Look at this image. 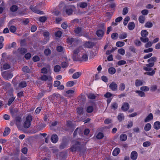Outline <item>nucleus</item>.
Here are the masks:
<instances>
[{"instance_id":"26","label":"nucleus","mask_w":160,"mask_h":160,"mask_svg":"<svg viewBox=\"0 0 160 160\" xmlns=\"http://www.w3.org/2000/svg\"><path fill=\"white\" fill-rule=\"evenodd\" d=\"M135 92L138 93V95L141 97H145V93L141 90H136Z\"/></svg>"},{"instance_id":"56","label":"nucleus","mask_w":160,"mask_h":160,"mask_svg":"<svg viewBox=\"0 0 160 160\" xmlns=\"http://www.w3.org/2000/svg\"><path fill=\"white\" fill-rule=\"evenodd\" d=\"M15 98L14 97H12L9 99L8 102V106H10L14 101L15 99Z\"/></svg>"},{"instance_id":"11","label":"nucleus","mask_w":160,"mask_h":160,"mask_svg":"<svg viewBox=\"0 0 160 160\" xmlns=\"http://www.w3.org/2000/svg\"><path fill=\"white\" fill-rule=\"evenodd\" d=\"M22 122L21 118L19 117H17L15 118V122L16 125L19 128L20 127V125Z\"/></svg>"},{"instance_id":"18","label":"nucleus","mask_w":160,"mask_h":160,"mask_svg":"<svg viewBox=\"0 0 160 160\" xmlns=\"http://www.w3.org/2000/svg\"><path fill=\"white\" fill-rule=\"evenodd\" d=\"M118 120L120 122L122 121L124 119V116L122 113H119L117 116Z\"/></svg>"},{"instance_id":"23","label":"nucleus","mask_w":160,"mask_h":160,"mask_svg":"<svg viewBox=\"0 0 160 160\" xmlns=\"http://www.w3.org/2000/svg\"><path fill=\"white\" fill-rule=\"evenodd\" d=\"M154 128L156 130H158L160 128V122L156 121L155 122L153 125Z\"/></svg>"},{"instance_id":"28","label":"nucleus","mask_w":160,"mask_h":160,"mask_svg":"<svg viewBox=\"0 0 160 160\" xmlns=\"http://www.w3.org/2000/svg\"><path fill=\"white\" fill-rule=\"evenodd\" d=\"M108 71L110 74H113L115 73L116 70L114 68L110 67L108 68Z\"/></svg>"},{"instance_id":"15","label":"nucleus","mask_w":160,"mask_h":160,"mask_svg":"<svg viewBox=\"0 0 160 160\" xmlns=\"http://www.w3.org/2000/svg\"><path fill=\"white\" fill-rule=\"evenodd\" d=\"M66 61L65 62H62L61 64V66L63 68H66L68 66V62L70 60V59H68L66 58Z\"/></svg>"},{"instance_id":"48","label":"nucleus","mask_w":160,"mask_h":160,"mask_svg":"<svg viewBox=\"0 0 160 160\" xmlns=\"http://www.w3.org/2000/svg\"><path fill=\"white\" fill-rule=\"evenodd\" d=\"M51 53V51L49 48L45 49L44 51V53L46 56H48Z\"/></svg>"},{"instance_id":"49","label":"nucleus","mask_w":160,"mask_h":160,"mask_svg":"<svg viewBox=\"0 0 160 160\" xmlns=\"http://www.w3.org/2000/svg\"><path fill=\"white\" fill-rule=\"evenodd\" d=\"M5 9L4 3L2 2L0 5V13H1Z\"/></svg>"},{"instance_id":"6","label":"nucleus","mask_w":160,"mask_h":160,"mask_svg":"<svg viewBox=\"0 0 160 160\" xmlns=\"http://www.w3.org/2000/svg\"><path fill=\"white\" fill-rule=\"evenodd\" d=\"M109 87L112 91H116L118 89V85L115 82H112L110 83Z\"/></svg>"},{"instance_id":"30","label":"nucleus","mask_w":160,"mask_h":160,"mask_svg":"<svg viewBox=\"0 0 160 160\" xmlns=\"http://www.w3.org/2000/svg\"><path fill=\"white\" fill-rule=\"evenodd\" d=\"M120 152V149L118 148H115L113 150L112 154L114 156H117Z\"/></svg>"},{"instance_id":"64","label":"nucleus","mask_w":160,"mask_h":160,"mask_svg":"<svg viewBox=\"0 0 160 160\" xmlns=\"http://www.w3.org/2000/svg\"><path fill=\"white\" fill-rule=\"evenodd\" d=\"M118 52L120 54L123 55L125 53V51L123 49L121 48L118 50Z\"/></svg>"},{"instance_id":"7","label":"nucleus","mask_w":160,"mask_h":160,"mask_svg":"<svg viewBox=\"0 0 160 160\" xmlns=\"http://www.w3.org/2000/svg\"><path fill=\"white\" fill-rule=\"evenodd\" d=\"M30 8L33 12L38 14H42L43 13V11L38 10V9L37 7L36 6L33 7L32 6H31L30 7Z\"/></svg>"},{"instance_id":"50","label":"nucleus","mask_w":160,"mask_h":160,"mask_svg":"<svg viewBox=\"0 0 160 160\" xmlns=\"http://www.w3.org/2000/svg\"><path fill=\"white\" fill-rule=\"evenodd\" d=\"M17 28L16 27L14 26H11L9 28L10 31L12 33L15 32Z\"/></svg>"},{"instance_id":"14","label":"nucleus","mask_w":160,"mask_h":160,"mask_svg":"<svg viewBox=\"0 0 160 160\" xmlns=\"http://www.w3.org/2000/svg\"><path fill=\"white\" fill-rule=\"evenodd\" d=\"M130 157L132 160H136L138 157L137 152L135 151H132Z\"/></svg>"},{"instance_id":"21","label":"nucleus","mask_w":160,"mask_h":160,"mask_svg":"<svg viewBox=\"0 0 160 160\" xmlns=\"http://www.w3.org/2000/svg\"><path fill=\"white\" fill-rule=\"evenodd\" d=\"M96 34L98 37H102L104 34V31L102 30H98L97 31Z\"/></svg>"},{"instance_id":"34","label":"nucleus","mask_w":160,"mask_h":160,"mask_svg":"<svg viewBox=\"0 0 160 160\" xmlns=\"http://www.w3.org/2000/svg\"><path fill=\"white\" fill-rule=\"evenodd\" d=\"M157 60V58L155 57H153L148 59V62L150 63H153L154 64L155 62Z\"/></svg>"},{"instance_id":"3","label":"nucleus","mask_w":160,"mask_h":160,"mask_svg":"<svg viewBox=\"0 0 160 160\" xmlns=\"http://www.w3.org/2000/svg\"><path fill=\"white\" fill-rule=\"evenodd\" d=\"M83 49V48L82 46L76 48L73 51V59L74 60L77 61V59L76 58V56L77 55L78 53Z\"/></svg>"},{"instance_id":"4","label":"nucleus","mask_w":160,"mask_h":160,"mask_svg":"<svg viewBox=\"0 0 160 160\" xmlns=\"http://www.w3.org/2000/svg\"><path fill=\"white\" fill-rule=\"evenodd\" d=\"M2 75L3 78L6 80H9L13 76L12 74L8 71H5L3 72L2 73Z\"/></svg>"},{"instance_id":"36","label":"nucleus","mask_w":160,"mask_h":160,"mask_svg":"<svg viewBox=\"0 0 160 160\" xmlns=\"http://www.w3.org/2000/svg\"><path fill=\"white\" fill-rule=\"evenodd\" d=\"M127 36V34L126 33L123 32L122 33L119 34V38L120 39H122L125 38Z\"/></svg>"},{"instance_id":"32","label":"nucleus","mask_w":160,"mask_h":160,"mask_svg":"<svg viewBox=\"0 0 160 160\" xmlns=\"http://www.w3.org/2000/svg\"><path fill=\"white\" fill-rule=\"evenodd\" d=\"M142 81L139 79H137L135 81V85L136 87H138L142 85Z\"/></svg>"},{"instance_id":"29","label":"nucleus","mask_w":160,"mask_h":160,"mask_svg":"<svg viewBox=\"0 0 160 160\" xmlns=\"http://www.w3.org/2000/svg\"><path fill=\"white\" fill-rule=\"evenodd\" d=\"M127 137L125 134H122L120 136V139L122 141H124L127 139Z\"/></svg>"},{"instance_id":"45","label":"nucleus","mask_w":160,"mask_h":160,"mask_svg":"<svg viewBox=\"0 0 160 160\" xmlns=\"http://www.w3.org/2000/svg\"><path fill=\"white\" fill-rule=\"evenodd\" d=\"M130 18L129 17H126L124 19L123 24L125 26H126L128 22L130 20Z\"/></svg>"},{"instance_id":"13","label":"nucleus","mask_w":160,"mask_h":160,"mask_svg":"<svg viewBox=\"0 0 160 160\" xmlns=\"http://www.w3.org/2000/svg\"><path fill=\"white\" fill-rule=\"evenodd\" d=\"M43 35L45 38L44 39V43L45 44L49 40V33L48 32H44Z\"/></svg>"},{"instance_id":"43","label":"nucleus","mask_w":160,"mask_h":160,"mask_svg":"<svg viewBox=\"0 0 160 160\" xmlns=\"http://www.w3.org/2000/svg\"><path fill=\"white\" fill-rule=\"evenodd\" d=\"M118 36V35L117 33H113L111 35V38L114 40L117 39Z\"/></svg>"},{"instance_id":"57","label":"nucleus","mask_w":160,"mask_h":160,"mask_svg":"<svg viewBox=\"0 0 160 160\" xmlns=\"http://www.w3.org/2000/svg\"><path fill=\"white\" fill-rule=\"evenodd\" d=\"M155 73V71L154 70H152L151 72H146L145 73V74H146L149 76H153Z\"/></svg>"},{"instance_id":"37","label":"nucleus","mask_w":160,"mask_h":160,"mask_svg":"<svg viewBox=\"0 0 160 160\" xmlns=\"http://www.w3.org/2000/svg\"><path fill=\"white\" fill-rule=\"evenodd\" d=\"M125 84L123 83H121L120 84L119 89L121 91H123L125 89Z\"/></svg>"},{"instance_id":"35","label":"nucleus","mask_w":160,"mask_h":160,"mask_svg":"<svg viewBox=\"0 0 160 160\" xmlns=\"http://www.w3.org/2000/svg\"><path fill=\"white\" fill-rule=\"evenodd\" d=\"M22 71L25 72L30 73V71L29 68L28 66H25L23 67L22 69Z\"/></svg>"},{"instance_id":"63","label":"nucleus","mask_w":160,"mask_h":160,"mask_svg":"<svg viewBox=\"0 0 160 160\" xmlns=\"http://www.w3.org/2000/svg\"><path fill=\"white\" fill-rule=\"evenodd\" d=\"M3 68L4 70L8 69L10 68V66L9 64L5 63L3 66Z\"/></svg>"},{"instance_id":"8","label":"nucleus","mask_w":160,"mask_h":160,"mask_svg":"<svg viewBox=\"0 0 160 160\" xmlns=\"http://www.w3.org/2000/svg\"><path fill=\"white\" fill-rule=\"evenodd\" d=\"M129 105L128 102H124L123 103L122 107V110L124 111H127L129 108Z\"/></svg>"},{"instance_id":"33","label":"nucleus","mask_w":160,"mask_h":160,"mask_svg":"<svg viewBox=\"0 0 160 160\" xmlns=\"http://www.w3.org/2000/svg\"><path fill=\"white\" fill-rule=\"evenodd\" d=\"M66 12L68 15H71L73 12V10L72 8L70 7L67 8Z\"/></svg>"},{"instance_id":"24","label":"nucleus","mask_w":160,"mask_h":160,"mask_svg":"<svg viewBox=\"0 0 160 160\" xmlns=\"http://www.w3.org/2000/svg\"><path fill=\"white\" fill-rule=\"evenodd\" d=\"M118 108V104L116 102H114L112 103L111 106V108L112 109L115 110Z\"/></svg>"},{"instance_id":"38","label":"nucleus","mask_w":160,"mask_h":160,"mask_svg":"<svg viewBox=\"0 0 160 160\" xmlns=\"http://www.w3.org/2000/svg\"><path fill=\"white\" fill-rule=\"evenodd\" d=\"M10 129L8 128H5L3 133V135L4 136H7L10 132Z\"/></svg>"},{"instance_id":"31","label":"nucleus","mask_w":160,"mask_h":160,"mask_svg":"<svg viewBox=\"0 0 160 160\" xmlns=\"http://www.w3.org/2000/svg\"><path fill=\"white\" fill-rule=\"evenodd\" d=\"M141 34L142 36L141 37H146L148 35V32L147 30H144L141 31Z\"/></svg>"},{"instance_id":"12","label":"nucleus","mask_w":160,"mask_h":160,"mask_svg":"<svg viewBox=\"0 0 160 160\" xmlns=\"http://www.w3.org/2000/svg\"><path fill=\"white\" fill-rule=\"evenodd\" d=\"M68 144L67 142L65 140L63 139L62 142L59 146V148L60 149H62L65 148Z\"/></svg>"},{"instance_id":"46","label":"nucleus","mask_w":160,"mask_h":160,"mask_svg":"<svg viewBox=\"0 0 160 160\" xmlns=\"http://www.w3.org/2000/svg\"><path fill=\"white\" fill-rule=\"evenodd\" d=\"M61 69L60 66L59 65H56L54 68V71L55 72H58L60 71Z\"/></svg>"},{"instance_id":"53","label":"nucleus","mask_w":160,"mask_h":160,"mask_svg":"<svg viewBox=\"0 0 160 160\" xmlns=\"http://www.w3.org/2000/svg\"><path fill=\"white\" fill-rule=\"evenodd\" d=\"M140 89L142 91L146 92L149 91V88L148 87L143 86L141 87Z\"/></svg>"},{"instance_id":"44","label":"nucleus","mask_w":160,"mask_h":160,"mask_svg":"<svg viewBox=\"0 0 160 160\" xmlns=\"http://www.w3.org/2000/svg\"><path fill=\"white\" fill-rule=\"evenodd\" d=\"M27 86V84L25 82L22 81L19 84V86L20 88L25 87Z\"/></svg>"},{"instance_id":"19","label":"nucleus","mask_w":160,"mask_h":160,"mask_svg":"<svg viewBox=\"0 0 160 160\" xmlns=\"http://www.w3.org/2000/svg\"><path fill=\"white\" fill-rule=\"evenodd\" d=\"M18 112L17 108H13L10 110V113L12 116H14L15 114H17Z\"/></svg>"},{"instance_id":"16","label":"nucleus","mask_w":160,"mask_h":160,"mask_svg":"<svg viewBox=\"0 0 160 160\" xmlns=\"http://www.w3.org/2000/svg\"><path fill=\"white\" fill-rule=\"evenodd\" d=\"M88 54L86 53H85L83 54L79 60L81 61H86L88 60Z\"/></svg>"},{"instance_id":"51","label":"nucleus","mask_w":160,"mask_h":160,"mask_svg":"<svg viewBox=\"0 0 160 160\" xmlns=\"http://www.w3.org/2000/svg\"><path fill=\"white\" fill-rule=\"evenodd\" d=\"M77 112L79 114H82L83 113V108H82L80 107L77 108Z\"/></svg>"},{"instance_id":"40","label":"nucleus","mask_w":160,"mask_h":160,"mask_svg":"<svg viewBox=\"0 0 160 160\" xmlns=\"http://www.w3.org/2000/svg\"><path fill=\"white\" fill-rule=\"evenodd\" d=\"M18 50L19 53L22 54H24L27 52V49L23 48H21Z\"/></svg>"},{"instance_id":"17","label":"nucleus","mask_w":160,"mask_h":160,"mask_svg":"<svg viewBox=\"0 0 160 160\" xmlns=\"http://www.w3.org/2000/svg\"><path fill=\"white\" fill-rule=\"evenodd\" d=\"M153 115L152 113H150L144 120L145 122H147L153 119Z\"/></svg>"},{"instance_id":"39","label":"nucleus","mask_w":160,"mask_h":160,"mask_svg":"<svg viewBox=\"0 0 160 160\" xmlns=\"http://www.w3.org/2000/svg\"><path fill=\"white\" fill-rule=\"evenodd\" d=\"M87 112L88 113H91L92 112L93 110V106H90L88 107L87 108Z\"/></svg>"},{"instance_id":"22","label":"nucleus","mask_w":160,"mask_h":160,"mask_svg":"<svg viewBox=\"0 0 160 160\" xmlns=\"http://www.w3.org/2000/svg\"><path fill=\"white\" fill-rule=\"evenodd\" d=\"M82 74V73L80 72H78L74 73L72 76L73 78L76 79L78 78Z\"/></svg>"},{"instance_id":"47","label":"nucleus","mask_w":160,"mask_h":160,"mask_svg":"<svg viewBox=\"0 0 160 160\" xmlns=\"http://www.w3.org/2000/svg\"><path fill=\"white\" fill-rule=\"evenodd\" d=\"M75 84L74 81H71L67 82L66 85L68 87H71L73 86Z\"/></svg>"},{"instance_id":"59","label":"nucleus","mask_w":160,"mask_h":160,"mask_svg":"<svg viewBox=\"0 0 160 160\" xmlns=\"http://www.w3.org/2000/svg\"><path fill=\"white\" fill-rule=\"evenodd\" d=\"M112 96V94L109 92H107L104 95V97L107 98H109Z\"/></svg>"},{"instance_id":"10","label":"nucleus","mask_w":160,"mask_h":160,"mask_svg":"<svg viewBox=\"0 0 160 160\" xmlns=\"http://www.w3.org/2000/svg\"><path fill=\"white\" fill-rule=\"evenodd\" d=\"M94 43L92 42L88 41L86 42L84 44L85 46L89 48H91L95 45Z\"/></svg>"},{"instance_id":"2","label":"nucleus","mask_w":160,"mask_h":160,"mask_svg":"<svg viewBox=\"0 0 160 160\" xmlns=\"http://www.w3.org/2000/svg\"><path fill=\"white\" fill-rule=\"evenodd\" d=\"M32 120V117L31 116H28L26 118V120L23 123V127L25 128H29L31 124Z\"/></svg>"},{"instance_id":"62","label":"nucleus","mask_w":160,"mask_h":160,"mask_svg":"<svg viewBox=\"0 0 160 160\" xmlns=\"http://www.w3.org/2000/svg\"><path fill=\"white\" fill-rule=\"evenodd\" d=\"M141 40L143 42H146L149 41V39L148 38L146 37H141Z\"/></svg>"},{"instance_id":"20","label":"nucleus","mask_w":160,"mask_h":160,"mask_svg":"<svg viewBox=\"0 0 160 160\" xmlns=\"http://www.w3.org/2000/svg\"><path fill=\"white\" fill-rule=\"evenodd\" d=\"M135 27V24L134 22H131L128 25V29L131 30H132Z\"/></svg>"},{"instance_id":"52","label":"nucleus","mask_w":160,"mask_h":160,"mask_svg":"<svg viewBox=\"0 0 160 160\" xmlns=\"http://www.w3.org/2000/svg\"><path fill=\"white\" fill-rule=\"evenodd\" d=\"M67 42L71 44L74 41V39L72 38H67Z\"/></svg>"},{"instance_id":"54","label":"nucleus","mask_w":160,"mask_h":160,"mask_svg":"<svg viewBox=\"0 0 160 160\" xmlns=\"http://www.w3.org/2000/svg\"><path fill=\"white\" fill-rule=\"evenodd\" d=\"M153 25L152 23L149 22H146L145 24V26L146 27L150 28L152 27Z\"/></svg>"},{"instance_id":"9","label":"nucleus","mask_w":160,"mask_h":160,"mask_svg":"<svg viewBox=\"0 0 160 160\" xmlns=\"http://www.w3.org/2000/svg\"><path fill=\"white\" fill-rule=\"evenodd\" d=\"M58 137L57 135L55 134H53L51 137V140L53 143H56L58 141Z\"/></svg>"},{"instance_id":"60","label":"nucleus","mask_w":160,"mask_h":160,"mask_svg":"<svg viewBox=\"0 0 160 160\" xmlns=\"http://www.w3.org/2000/svg\"><path fill=\"white\" fill-rule=\"evenodd\" d=\"M103 134L101 132H99L97 135L96 138L98 139H101L103 137Z\"/></svg>"},{"instance_id":"1","label":"nucleus","mask_w":160,"mask_h":160,"mask_svg":"<svg viewBox=\"0 0 160 160\" xmlns=\"http://www.w3.org/2000/svg\"><path fill=\"white\" fill-rule=\"evenodd\" d=\"M70 150L72 152L77 151L81 154L86 151V148L81 145L80 142L77 141H74L72 142Z\"/></svg>"},{"instance_id":"58","label":"nucleus","mask_w":160,"mask_h":160,"mask_svg":"<svg viewBox=\"0 0 160 160\" xmlns=\"http://www.w3.org/2000/svg\"><path fill=\"white\" fill-rule=\"evenodd\" d=\"M80 7L82 8H84L87 6V3L85 2H81L80 3Z\"/></svg>"},{"instance_id":"27","label":"nucleus","mask_w":160,"mask_h":160,"mask_svg":"<svg viewBox=\"0 0 160 160\" xmlns=\"http://www.w3.org/2000/svg\"><path fill=\"white\" fill-rule=\"evenodd\" d=\"M151 128V125L149 123H147L145 125L144 127V129L146 131H149Z\"/></svg>"},{"instance_id":"42","label":"nucleus","mask_w":160,"mask_h":160,"mask_svg":"<svg viewBox=\"0 0 160 160\" xmlns=\"http://www.w3.org/2000/svg\"><path fill=\"white\" fill-rule=\"evenodd\" d=\"M124 42L121 41L117 42L116 43V46L118 47H122L124 45Z\"/></svg>"},{"instance_id":"41","label":"nucleus","mask_w":160,"mask_h":160,"mask_svg":"<svg viewBox=\"0 0 160 160\" xmlns=\"http://www.w3.org/2000/svg\"><path fill=\"white\" fill-rule=\"evenodd\" d=\"M138 20L140 22L143 23L145 20V17L142 15L140 16Z\"/></svg>"},{"instance_id":"5","label":"nucleus","mask_w":160,"mask_h":160,"mask_svg":"<svg viewBox=\"0 0 160 160\" xmlns=\"http://www.w3.org/2000/svg\"><path fill=\"white\" fill-rule=\"evenodd\" d=\"M40 79L42 81H46L47 80L48 81H50L52 80V78L50 76H47L44 74L42 75Z\"/></svg>"},{"instance_id":"25","label":"nucleus","mask_w":160,"mask_h":160,"mask_svg":"<svg viewBox=\"0 0 160 160\" xmlns=\"http://www.w3.org/2000/svg\"><path fill=\"white\" fill-rule=\"evenodd\" d=\"M18 7L15 5H13L10 8V10L12 12H15L18 10Z\"/></svg>"},{"instance_id":"55","label":"nucleus","mask_w":160,"mask_h":160,"mask_svg":"<svg viewBox=\"0 0 160 160\" xmlns=\"http://www.w3.org/2000/svg\"><path fill=\"white\" fill-rule=\"evenodd\" d=\"M74 31L76 34H79L81 31V28L79 27H78L74 29Z\"/></svg>"},{"instance_id":"61","label":"nucleus","mask_w":160,"mask_h":160,"mask_svg":"<svg viewBox=\"0 0 160 160\" xmlns=\"http://www.w3.org/2000/svg\"><path fill=\"white\" fill-rule=\"evenodd\" d=\"M88 98L90 99H94L96 98L95 95L92 93H90L88 95Z\"/></svg>"}]
</instances>
